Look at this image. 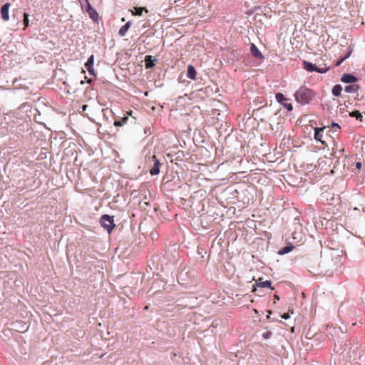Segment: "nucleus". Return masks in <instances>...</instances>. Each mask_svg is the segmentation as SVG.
Here are the masks:
<instances>
[{"instance_id": "nucleus-12", "label": "nucleus", "mask_w": 365, "mask_h": 365, "mask_svg": "<svg viewBox=\"0 0 365 365\" xmlns=\"http://www.w3.org/2000/svg\"><path fill=\"white\" fill-rule=\"evenodd\" d=\"M196 73H197V72H196V70L194 68V66L192 65H189L187 67V78H189L192 80H195Z\"/></svg>"}, {"instance_id": "nucleus-18", "label": "nucleus", "mask_w": 365, "mask_h": 365, "mask_svg": "<svg viewBox=\"0 0 365 365\" xmlns=\"http://www.w3.org/2000/svg\"><path fill=\"white\" fill-rule=\"evenodd\" d=\"M293 249H294L293 246H286V247H284L283 248H282L278 252V253L279 255H285V254L289 253V252H291Z\"/></svg>"}, {"instance_id": "nucleus-6", "label": "nucleus", "mask_w": 365, "mask_h": 365, "mask_svg": "<svg viewBox=\"0 0 365 365\" xmlns=\"http://www.w3.org/2000/svg\"><path fill=\"white\" fill-rule=\"evenodd\" d=\"M151 159L154 162V164H153V167L150 170V173L152 175H158L160 173V163L159 160L156 158L155 155H153L151 157Z\"/></svg>"}, {"instance_id": "nucleus-28", "label": "nucleus", "mask_w": 365, "mask_h": 365, "mask_svg": "<svg viewBox=\"0 0 365 365\" xmlns=\"http://www.w3.org/2000/svg\"><path fill=\"white\" fill-rule=\"evenodd\" d=\"M282 317L283 319H288L289 318V314H288V313H284V314L282 316Z\"/></svg>"}, {"instance_id": "nucleus-20", "label": "nucleus", "mask_w": 365, "mask_h": 365, "mask_svg": "<svg viewBox=\"0 0 365 365\" xmlns=\"http://www.w3.org/2000/svg\"><path fill=\"white\" fill-rule=\"evenodd\" d=\"M134 9H135V11H133V14L134 15H138V16L142 15L143 10H145L146 12H148V10L146 9L142 8V7H135Z\"/></svg>"}, {"instance_id": "nucleus-10", "label": "nucleus", "mask_w": 365, "mask_h": 365, "mask_svg": "<svg viewBox=\"0 0 365 365\" xmlns=\"http://www.w3.org/2000/svg\"><path fill=\"white\" fill-rule=\"evenodd\" d=\"M341 81L346 83H351L356 82L358 78L351 74L345 73L341 76Z\"/></svg>"}, {"instance_id": "nucleus-27", "label": "nucleus", "mask_w": 365, "mask_h": 365, "mask_svg": "<svg viewBox=\"0 0 365 365\" xmlns=\"http://www.w3.org/2000/svg\"><path fill=\"white\" fill-rule=\"evenodd\" d=\"M271 334H272V333L270 331H267V333H264L263 334V337L265 339H267L270 336Z\"/></svg>"}, {"instance_id": "nucleus-16", "label": "nucleus", "mask_w": 365, "mask_h": 365, "mask_svg": "<svg viewBox=\"0 0 365 365\" xmlns=\"http://www.w3.org/2000/svg\"><path fill=\"white\" fill-rule=\"evenodd\" d=\"M359 86L356 84L346 86L345 87V91L347 93H356L359 90Z\"/></svg>"}, {"instance_id": "nucleus-13", "label": "nucleus", "mask_w": 365, "mask_h": 365, "mask_svg": "<svg viewBox=\"0 0 365 365\" xmlns=\"http://www.w3.org/2000/svg\"><path fill=\"white\" fill-rule=\"evenodd\" d=\"M154 61H155V59L153 58L152 56H146L145 57V68H153L155 66Z\"/></svg>"}, {"instance_id": "nucleus-32", "label": "nucleus", "mask_w": 365, "mask_h": 365, "mask_svg": "<svg viewBox=\"0 0 365 365\" xmlns=\"http://www.w3.org/2000/svg\"><path fill=\"white\" fill-rule=\"evenodd\" d=\"M87 82L90 83L91 82V79H88Z\"/></svg>"}, {"instance_id": "nucleus-1", "label": "nucleus", "mask_w": 365, "mask_h": 365, "mask_svg": "<svg viewBox=\"0 0 365 365\" xmlns=\"http://www.w3.org/2000/svg\"><path fill=\"white\" fill-rule=\"evenodd\" d=\"M314 97L315 93L305 86H301L294 93L295 100L301 105L309 103Z\"/></svg>"}, {"instance_id": "nucleus-33", "label": "nucleus", "mask_w": 365, "mask_h": 365, "mask_svg": "<svg viewBox=\"0 0 365 365\" xmlns=\"http://www.w3.org/2000/svg\"><path fill=\"white\" fill-rule=\"evenodd\" d=\"M322 67L317 66V68H322Z\"/></svg>"}, {"instance_id": "nucleus-29", "label": "nucleus", "mask_w": 365, "mask_h": 365, "mask_svg": "<svg viewBox=\"0 0 365 365\" xmlns=\"http://www.w3.org/2000/svg\"><path fill=\"white\" fill-rule=\"evenodd\" d=\"M356 167L358 168V169H360L361 168V163L360 162H358L356 163Z\"/></svg>"}, {"instance_id": "nucleus-5", "label": "nucleus", "mask_w": 365, "mask_h": 365, "mask_svg": "<svg viewBox=\"0 0 365 365\" xmlns=\"http://www.w3.org/2000/svg\"><path fill=\"white\" fill-rule=\"evenodd\" d=\"M275 98H276L277 101L280 103L281 104H282L284 108H286L288 110H293L292 105L291 103L287 102L288 101V99L286 98L282 93H277Z\"/></svg>"}, {"instance_id": "nucleus-17", "label": "nucleus", "mask_w": 365, "mask_h": 365, "mask_svg": "<svg viewBox=\"0 0 365 365\" xmlns=\"http://www.w3.org/2000/svg\"><path fill=\"white\" fill-rule=\"evenodd\" d=\"M342 91V87L341 85H335L332 88V94L334 96L339 97L341 96Z\"/></svg>"}, {"instance_id": "nucleus-23", "label": "nucleus", "mask_w": 365, "mask_h": 365, "mask_svg": "<svg viewBox=\"0 0 365 365\" xmlns=\"http://www.w3.org/2000/svg\"><path fill=\"white\" fill-rule=\"evenodd\" d=\"M128 117H124L121 120H116L114 123L115 126H121L123 125L128 120Z\"/></svg>"}, {"instance_id": "nucleus-30", "label": "nucleus", "mask_w": 365, "mask_h": 365, "mask_svg": "<svg viewBox=\"0 0 365 365\" xmlns=\"http://www.w3.org/2000/svg\"><path fill=\"white\" fill-rule=\"evenodd\" d=\"M88 106L87 105H83V107H82V109L83 111L86 110V109L87 108Z\"/></svg>"}, {"instance_id": "nucleus-26", "label": "nucleus", "mask_w": 365, "mask_h": 365, "mask_svg": "<svg viewBox=\"0 0 365 365\" xmlns=\"http://www.w3.org/2000/svg\"><path fill=\"white\" fill-rule=\"evenodd\" d=\"M331 128H332L333 129H334V131H336L337 129H339V128H340V126H339L337 123H333L331 124Z\"/></svg>"}, {"instance_id": "nucleus-15", "label": "nucleus", "mask_w": 365, "mask_h": 365, "mask_svg": "<svg viewBox=\"0 0 365 365\" xmlns=\"http://www.w3.org/2000/svg\"><path fill=\"white\" fill-rule=\"evenodd\" d=\"M257 285L259 287H269L273 289V287L271 286V282L269 280L262 281V278H259L258 282H257Z\"/></svg>"}, {"instance_id": "nucleus-11", "label": "nucleus", "mask_w": 365, "mask_h": 365, "mask_svg": "<svg viewBox=\"0 0 365 365\" xmlns=\"http://www.w3.org/2000/svg\"><path fill=\"white\" fill-rule=\"evenodd\" d=\"M250 52H251L252 55L257 58H264L262 53L259 51V50L257 48V47L254 43L251 44Z\"/></svg>"}, {"instance_id": "nucleus-8", "label": "nucleus", "mask_w": 365, "mask_h": 365, "mask_svg": "<svg viewBox=\"0 0 365 365\" xmlns=\"http://www.w3.org/2000/svg\"><path fill=\"white\" fill-rule=\"evenodd\" d=\"M94 56L91 55L87 62L85 63V67L91 75L96 76L95 71L93 68Z\"/></svg>"}, {"instance_id": "nucleus-14", "label": "nucleus", "mask_w": 365, "mask_h": 365, "mask_svg": "<svg viewBox=\"0 0 365 365\" xmlns=\"http://www.w3.org/2000/svg\"><path fill=\"white\" fill-rule=\"evenodd\" d=\"M131 26V22L128 21L124 26H123L119 30V35L120 36H124L127 33L128 30Z\"/></svg>"}, {"instance_id": "nucleus-22", "label": "nucleus", "mask_w": 365, "mask_h": 365, "mask_svg": "<svg viewBox=\"0 0 365 365\" xmlns=\"http://www.w3.org/2000/svg\"><path fill=\"white\" fill-rule=\"evenodd\" d=\"M351 52H352V50H350V51L348 52V53H347L344 57L341 58L340 60H339V61L335 63V66H340V65L341 64V63H342L344 61H345V59H346L347 58H349V56L351 55Z\"/></svg>"}, {"instance_id": "nucleus-2", "label": "nucleus", "mask_w": 365, "mask_h": 365, "mask_svg": "<svg viewBox=\"0 0 365 365\" xmlns=\"http://www.w3.org/2000/svg\"><path fill=\"white\" fill-rule=\"evenodd\" d=\"M100 223L108 233H110L115 226L114 224L113 216H110L108 215H102L100 219Z\"/></svg>"}, {"instance_id": "nucleus-4", "label": "nucleus", "mask_w": 365, "mask_h": 365, "mask_svg": "<svg viewBox=\"0 0 365 365\" xmlns=\"http://www.w3.org/2000/svg\"><path fill=\"white\" fill-rule=\"evenodd\" d=\"M325 129H326V126H324L322 128H315L314 137L316 140L321 142L323 145L327 146V144L326 143V141L324 140V134H323Z\"/></svg>"}, {"instance_id": "nucleus-3", "label": "nucleus", "mask_w": 365, "mask_h": 365, "mask_svg": "<svg viewBox=\"0 0 365 365\" xmlns=\"http://www.w3.org/2000/svg\"><path fill=\"white\" fill-rule=\"evenodd\" d=\"M303 65L304 68L309 72L317 71L320 73H326L329 68V67L327 66L326 65H324L322 68H317V66L308 61H304Z\"/></svg>"}, {"instance_id": "nucleus-19", "label": "nucleus", "mask_w": 365, "mask_h": 365, "mask_svg": "<svg viewBox=\"0 0 365 365\" xmlns=\"http://www.w3.org/2000/svg\"><path fill=\"white\" fill-rule=\"evenodd\" d=\"M349 115L351 117H354L356 119H359L360 120H361V118H363L361 113L359 110H354L351 112Z\"/></svg>"}, {"instance_id": "nucleus-21", "label": "nucleus", "mask_w": 365, "mask_h": 365, "mask_svg": "<svg viewBox=\"0 0 365 365\" xmlns=\"http://www.w3.org/2000/svg\"><path fill=\"white\" fill-rule=\"evenodd\" d=\"M351 52H352V50H350V51L348 52V53H347L344 57L341 58L340 60H339V61L335 63V66H340V65L341 64V63H342L344 61H345V59H346L347 58H349V56L351 55Z\"/></svg>"}, {"instance_id": "nucleus-9", "label": "nucleus", "mask_w": 365, "mask_h": 365, "mask_svg": "<svg viewBox=\"0 0 365 365\" xmlns=\"http://www.w3.org/2000/svg\"><path fill=\"white\" fill-rule=\"evenodd\" d=\"M10 7L9 3H6L1 8V14L4 21H7L9 20V10Z\"/></svg>"}, {"instance_id": "nucleus-7", "label": "nucleus", "mask_w": 365, "mask_h": 365, "mask_svg": "<svg viewBox=\"0 0 365 365\" xmlns=\"http://www.w3.org/2000/svg\"><path fill=\"white\" fill-rule=\"evenodd\" d=\"M86 11L94 22H98V14L91 5L86 7Z\"/></svg>"}, {"instance_id": "nucleus-25", "label": "nucleus", "mask_w": 365, "mask_h": 365, "mask_svg": "<svg viewBox=\"0 0 365 365\" xmlns=\"http://www.w3.org/2000/svg\"><path fill=\"white\" fill-rule=\"evenodd\" d=\"M24 25H25V28L29 26V14H26V13H24Z\"/></svg>"}, {"instance_id": "nucleus-24", "label": "nucleus", "mask_w": 365, "mask_h": 365, "mask_svg": "<svg viewBox=\"0 0 365 365\" xmlns=\"http://www.w3.org/2000/svg\"><path fill=\"white\" fill-rule=\"evenodd\" d=\"M78 1L80 3L82 9H84V8L87 7L88 6L91 5L88 0H78Z\"/></svg>"}, {"instance_id": "nucleus-31", "label": "nucleus", "mask_w": 365, "mask_h": 365, "mask_svg": "<svg viewBox=\"0 0 365 365\" xmlns=\"http://www.w3.org/2000/svg\"><path fill=\"white\" fill-rule=\"evenodd\" d=\"M274 297L275 299H277V300L279 299V297L277 295H276V294L274 296Z\"/></svg>"}]
</instances>
